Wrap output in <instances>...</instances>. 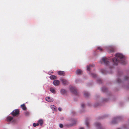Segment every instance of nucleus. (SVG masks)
Listing matches in <instances>:
<instances>
[{
    "label": "nucleus",
    "instance_id": "f257e3e1",
    "mask_svg": "<svg viewBox=\"0 0 129 129\" xmlns=\"http://www.w3.org/2000/svg\"><path fill=\"white\" fill-rule=\"evenodd\" d=\"M117 57L114 58L112 59L114 64L117 65L118 62H119L123 64L126 63L125 58L123 55L120 53H117L116 54Z\"/></svg>",
    "mask_w": 129,
    "mask_h": 129
},
{
    "label": "nucleus",
    "instance_id": "f03ea898",
    "mask_svg": "<svg viewBox=\"0 0 129 129\" xmlns=\"http://www.w3.org/2000/svg\"><path fill=\"white\" fill-rule=\"evenodd\" d=\"M19 111L18 109L14 110L11 113V115L14 117L17 116L19 114Z\"/></svg>",
    "mask_w": 129,
    "mask_h": 129
},
{
    "label": "nucleus",
    "instance_id": "7ed1b4c3",
    "mask_svg": "<svg viewBox=\"0 0 129 129\" xmlns=\"http://www.w3.org/2000/svg\"><path fill=\"white\" fill-rule=\"evenodd\" d=\"M70 89L71 92L75 94H77V90L75 87L71 86L70 87Z\"/></svg>",
    "mask_w": 129,
    "mask_h": 129
},
{
    "label": "nucleus",
    "instance_id": "20e7f679",
    "mask_svg": "<svg viewBox=\"0 0 129 129\" xmlns=\"http://www.w3.org/2000/svg\"><path fill=\"white\" fill-rule=\"evenodd\" d=\"M102 60L106 65L108 64L109 63V62L108 60V59L106 57H103L102 59Z\"/></svg>",
    "mask_w": 129,
    "mask_h": 129
},
{
    "label": "nucleus",
    "instance_id": "39448f33",
    "mask_svg": "<svg viewBox=\"0 0 129 129\" xmlns=\"http://www.w3.org/2000/svg\"><path fill=\"white\" fill-rule=\"evenodd\" d=\"M120 117H117L116 118L113 119L112 123L113 124H116L117 123V122L119 119Z\"/></svg>",
    "mask_w": 129,
    "mask_h": 129
},
{
    "label": "nucleus",
    "instance_id": "423d86ee",
    "mask_svg": "<svg viewBox=\"0 0 129 129\" xmlns=\"http://www.w3.org/2000/svg\"><path fill=\"white\" fill-rule=\"evenodd\" d=\"M60 80L64 85H67L68 84V81L65 79H60Z\"/></svg>",
    "mask_w": 129,
    "mask_h": 129
},
{
    "label": "nucleus",
    "instance_id": "0eeeda50",
    "mask_svg": "<svg viewBox=\"0 0 129 129\" xmlns=\"http://www.w3.org/2000/svg\"><path fill=\"white\" fill-rule=\"evenodd\" d=\"M53 84L55 86H58L59 84V81L58 80H55L53 82Z\"/></svg>",
    "mask_w": 129,
    "mask_h": 129
},
{
    "label": "nucleus",
    "instance_id": "6e6552de",
    "mask_svg": "<svg viewBox=\"0 0 129 129\" xmlns=\"http://www.w3.org/2000/svg\"><path fill=\"white\" fill-rule=\"evenodd\" d=\"M46 101L48 102H52L53 101V99L50 97H46Z\"/></svg>",
    "mask_w": 129,
    "mask_h": 129
},
{
    "label": "nucleus",
    "instance_id": "1a4fd4ad",
    "mask_svg": "<svg viewBox=\"0 0 129 129\" xmlns=\"http://www.w3.org/2000/svg\"><path fill=\"white\" fill-rule=\"evenodd\" d=\"M58 74L60 76H64L65 75V73L63 71H59L58 72Z\"/></svg>",
    "mask_w": 129,
    "mask_h": 129
},
{
    "label": "nucleus",
    "instance_id": "9d476101",
    "mask_svg": "<svg viewBox=\"0 0 129 129\" xmlns=\"http://www.w3.org/2000/svg\"><path fill=\"white\" fill-rule=\"evenodd\" d=\"M94 64L89 65V66H87V70L89 71H90V68L93 67H94Z\"/></svg>",
    "mask_w": 129,
    "mask_h": 129
},
{
    "label": "nucleus",
    "instance_id": "9b49d317",
    "mask_svg": "<svg viewBox=\"0 0 129 129\" xmlns=\"http://www.w3.org/2000/svg\"><path fill=\"white\" fill-rule=\"evenodd\" d=\"M13 119V117L11 116H9L7 118V121L8 122H10Z\"/></svg>",
    "mask_w": 129,
    "mask_h": 129
},
{
    "label": "nucleus",
    "instance_id": "f8f14e48",
    "mask_svg": "<svg viewBox=\"0 0 129 129\" xmlns=\"http://www.w3.org/2000/svg\"><path fill=\"white\" fill-rule=\"evenodd\" d=\"M50 107L53 110L56 111L57 110V108L54 105H52L50 106Z\"/></svg>",
    "mask_w": 129,
    "mask_h": 129
},
{
    "label": "nucleus",
    "instance_id": "ddd939ff",
    "mask_svg": "<svg viewBox=\"0 0 129 129\" xmlns=\"http://www.w3.org/2000/svg\"><path fill=\"white\" fill-rule=\"evenodd\" d=\"M43 121L42 119H40L38 121V123L39 125L40 124V125L42 126L43 124Z\"/></svg>",
    "mask_w": 129,
    "mask_h": 129
},
{
    "label": "nucleus",
    "instance_id": "4468645a",
    "mask_svg": "<svg viewBox=\"0 0 129 129\" xmlns=\"http://www.w3.org/2000/svg\"><path fill=\"white\" fill-rule=\"evenodd\" d=\"M21 107L23 110H25L26 109V107L25 106L24 104H23L21 105Z\"/></svg>",
    "mask_w": 129,
    "mask_h": 129
},
{
    "label": "nucleus",
    "instance_id": "2eb2a0df",
    "mask_svg": "<svg viewBox=\"0 0 129 129\" xmlns=\"http://www.w3.org/2000/svg\"><path fill=\"white\" fill-rule=\"evenodd\" d=\"M82 71L80 70H78L76 71V73L78 75H80L81 74L82 72Z\"/></svg>",
    "mask_w": 129,
    "mask_h": 129
},
{
    "label": "nucleus",
    "instance_id": "dca6fc26",
    "mask_svg": "<svg viewBox=\"0 0 129 129\" xmlns=\"http://www.w3.org/2000/svg\"><path fill=\"white\" fill-rule=\"evenodd\" d=\"M60 92L62 94H64L66 93V91L65 89H62L61 90Z\"/></svg>",
    "mask_w": 129,
    "mask_h": 129
},
{
    "label": "nucleus",
    "instance_id": "f3484780",
    "mask_svg": "<svg viewBox=\"0 0 129 129\" xmlns=\"http://www.w3.org/2000/svg\"><path fill=\"white\" fill-rule=\"evenodd\" d=\"M50 78L52 80L54 79H56V77L54 75H51L50 76Z\"/></svg>",
    "mask_w": 129,
    "mask_h": 129
},
{
    "label": "nucleus",
    "instance_id": "a211bd4d",
    "mask_svg": "<svg viewBox=\"0 0 129 129\" xmlns=\"http://www.w3.org/2000/svg\"><path fill=\"white\" fill-rule=\"evenodd\" d=\"M84 95L85 96L88 97L89 95V94L88 92H85L84 93Z\"/></svg>",
    "mask_w": 129,
    "mask_h": 129
},
{
    "label": "nucleus",
    "instance_id": "6ab92c4d",
    "mask_svg": "<svg viewBox=\"0 0 129 129\" xmlns=\"http://www.w3.org/2000/svg\"><path fill=\"white\" fill-rule=\"evenodd\" d=\"M95 124L96 127H99L101 126V124L99 123H96Z\"/></svg>",
    "mask_w": 129,
    "mask_h": 129
},
{
    "label": "nucleus",
    "instance_id": "aec40b11",
    "mask_svg": "<svg viewBox=\"0 0 129 129\" xmlns=\"http://www.w3.org/2000/svg\"><path fill=\"white\" fill-rule=\"evenodd\" d=\"M50 90L52 93H55V91L54 89L52 88H51L50 89Z\"/></svg>",
    "mask_w": 129,
    "mask_h": 129
},
{
    "label": "nucleus",
    "instance_id": "412c9836",
    "mask_svg": "<svg viewBox=\"0 0 129 129\" xmlns=\"http://www.w3.org/2000/svg\"><path fill=\"white\" fill-rule=\"evenodd\" d=\"M101 72L102 73L104 74H106V71L104 69H102L101 70Z\"/></svg>",
    "mask_w": 129,
    "mask_h": 129
},
{
    "label": "nucleus",
    "instance_id": "4be33fe9",
    "mask_svg": "<svg viewBox=\"0 0 129 129\" xmlns=\"http://www.w3.org/2000/svg\"><path fill=\"white\" fill-rule=\"evenodd\" d=\"M97 49L100 51H102L103 49L101 47H99L97 48Z\"/></svg>",
    "mask_w": 129,
    "mask_h": 129
},
{
    "label": "nucleus",
    "instance_id": "5701e85b",
    "mask_svg": "<svg viewBox=\"0 0 129 129\" xmlns=\"http://www.w3.org/2000/svg\"><path fill=\"white\" fill-rule=\"evenodd\" d=\"M25 114L26 116H28L29 115V113L28 112L26 111L25 113Z\"/></svg>",
    "mask_w": 129,
    "mask_h": 129
},
{
    "label": "nucleus",
    "instance_id": "b1692460",
    "mask_svg": "<svg viewBox=\"0 0 129 129\" xmlns=\"http://www.w3.org/2000/svg\"><path fill=\"white\" fill-rule=\"evenodd\" d=\"M39 125V123H37V124H36L35 123H34L33 124V126L34 127H36V126H38Z\"/></svg>",
    "mask_w": 129,
    "mask_h": 129
},
{
    "label": "nucleus",
    "instance_id": "393cba45",
    "mask_svg": "<svg viewBox=\"0 0 129 129\" xmlns=\"http://www.w3.org/2000/svg\"><path fill=\"white\" fill-rule=\"evenodd\" d=\"M85 123L86 126L88 127L89 124V122L88 121L86 120L85 121Z\"/></svg>",
    "mask_w": 129,
    "mask_h": 129
},
{
    "label": "nucleus",
    "instance_id": "a878e982",
    "mask_svg": "<svg viewBox=\"0 0 129 129\" xmlns=\"http://www.w3.org/2000/svg\"><path fill=\"white\" fill-rule=\"evenodd\" d=\"M73 124H66V126L67 127H69V126H73Z\"/></svg>",
    "mask_w": 129,
    "mask_h": 129
},
{
    "label": "nucleus",
    "instance_id": "bb28decb",
    "mask_svg": "<svg viewBox=\"0 0 129 129\" xmlns=\"http://www.w3.org/2000/svg\"><path fill=\"white\" fill-rule=\"evenodd\" d=\"M91 76L93 77H96V75L92 73L91 74Z\"/></svg>",
    "mask_w": 129,
    "mask_h": 129
},
{
    "label": "nucleus",
    "instance_id": "cd10ccee",
    "mask_svg": "<svg viewBox=\"0 0 129 129\" xmlns=\"http://www.w3.org/2000/svg\"><path fill=\"white\" fill-rule=\"evenodd\" d=\"M121 81L119 78H118L117 80V82L118 83H120L121 82Z\"/></svg>",
    "mask_w": 129,
    "mask_h": 129
},
{
    "label": "nucleus",
    "instance_id": "c85d7f7f",
    "mask_svg": "<svg viewBox=\"0 0 129 129\" xmlns=\"http://www.w3.org/2000/svg\"><path fill=\"white\" fill-rule=\"evenodd\" d=\"M129 78V77H128V76H126L125 77L124 79L125 80H127Z\"/></svg>",
    "mask_w": 129,
    "mask_h": 129
},
{
    "label": "nucleus",
    "instance_id": "c756f323",
    "mask_svg": "<svg viewBox=\"0 0 129 129\" xmlns=\"http://www.w3.org/2000/svg\"><path fill=\"white\" fill-rule=\"evenodd\" d=\"M59 126L60 128H62L63 127V125L62 124H60L59 125Z\"/></svg>",
    "mask_w": 129,
    "mask_h": 129
},
{
    "label": "nucleus",
    "instance_id": "7c9ffc66",
    "mask_svg": "<svg viewBox=\"0 0 129 129\" xmlns=\"http://www.w3.org/2000/svg\"><path fill=\"white\" fill-rule=\"evenodd\" d=\"M98 81V82L99 83H101L102 82V81L101 79H99Z\"/></svg>",
    "mask_w": 129,
    "mask_h": 129
},
{
    "label": "nucleus",
    "instance_id": "2f4dec72",
    "mask_svg": "<svg viewBox=\"0 0 129 129\" xmlns=\"http://www.w3.org/2000/svg\"><path fill=\"white\" fill-rule=\"evenodd\" d=\"M81 107L82 108H84V107L85 106L84 104H81Z\"/></svg>",
    "mask_w": 129,
    "mask_h": 129
},
{
    "label": "nucleus",
    "instance_id": "473e14b6",
    "mask_svg": "<svg viewBox=\"0 0 129 129\" xmlns=\"http://www.w3.org/2000/svg\"><path fill=\"white\" fill-rule=\"evenodd\" d=\"M61 108H58V110L60 111H61Z\"/></svg>",
    "mask_w": 129,
    "mask_h": 129
},
{
    "label": "nucleus",
    "instance_id": "72a5a7b5",
    "mask_svg": "<svg viewBox=\"0 0 129 129\" xmlns=\"http://www.w3.org/2000/svg\"><path fill=\"white\" fill-rule=\"evenodd\" d=\"M79 129H84V127H81Z\"/></svg>",
    "mask_w": 129,
    "mask_h": 129
},
{
    "label": "nucleus",
    "instance_id": "f704fd0d",
    "mask_svg": "<svg viewBox=\"0 0 129 129\" xmlns=\"http://www.w3.org/2000/svg\"><path fill=\"white\" fill-rule=\"evenodd\" d=\"M111 51L112 52H114V50L113 49H112V50H111Z\"/></svg>",
    "mask_w": 129,
    "mask_h": 129
}]
</instances>
